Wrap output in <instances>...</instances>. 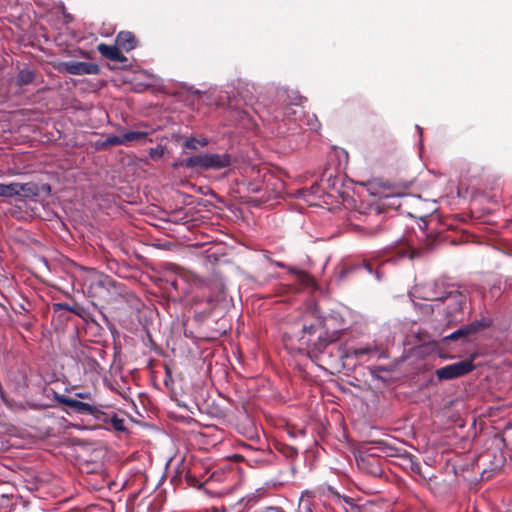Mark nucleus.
Returning <instances> with one entry per match:
<instances>
[{
  "label": "nucleus",
  "instance_id": "10",
  "mask_svg": "<svg viewBox=\"0 0 512 512\" xmlns=\"http://www.w3.org/2000/svg\"><path fill=\"white\" fill-rule=\"evenodd\" d=\"M14 190H16V196H22L25 198H34L39 195V188L34 183H14Z\"/></svg>",
  "mask_w": 512,
  "mask_h": 512
},
{
  "label": "nucleus",
  "instance_id": "3",
  "mask_svg": "<svg viewBox=\"0 0 512 512\" xmlns=\"http://www.w3.org/2000/svg\"><path fill=\"white\" fill-rule=\"evenodd\" d=\"M473 369L474 364L471 360H462L438 369L436 375L441 380H450L463 376Z\"/></svg>",
  "mask_w": 512,
  "mask_h": 512
},
{
  "label": "nucleus",
  "instance_id": "23",
  "mask_svg": "<svg viewBox=\"0 0 512 512\" xmlns=\"http://www.w3.org/2000/svg\"><path fill=\"white\" fill-rule=\"evenodd\" d=\"M339 338V332H334L333 336L330 338V342H333Z\"/></svg>",
  "mask_w": 512,
  "mask_h": 512
},
{
  "label": "nucleus",
  "instance_id": "22",
  "mask_svg": "<svg viewBox=\"0 0 512 512\" xmlns=\"http://www.w3.org/2000/svg\"><path fill=\"white\" fill-rule=\"evenodd\" d=\"M249 190L252 192H259L261 188L256 185H250Z\"/></svg>",
  "mask_w": 512,
  "mask_h": 512
},
{
  "label": "nucleus",
  "instance_id": "8",
  "mask_svg": "<svg viewBox=\"0 0 512 512\" xmlns=\"http://www.w3.org/2000/svg\"><path fill=\"white\" fill-rule=\"evenodd\" d=\"M350 512H388V506L383 502L367 501L352 506Z\"/></svg>",
  "mask_w": 512,
  "mask_h": 512
},
{
  "label": "nucleus",
  "instance_id": "25",
  "mask_svg": "<svg viewBox=\"0 0 512 512\" xmlns=\"http://www.w3.org/2000/svg\"><path fill=\"white\" fill-rule=\"evenodd\" d=\"M290 110H292V108H287L285 114L290 115Z\"/></svg>",
  "mask_w": 512,
  "mask_h": 512
},
{
  "label": "nucleus",
  "instance_id": "2",
  "mask_svg": "<svg viewBox=\"0 0 512 512\" xmlns=\"http://www.w3.org/2000/svg\"><path fill=\"white\" fill-rule=\"evenodd\" d=\"M231 164V158L229 154H216L208 153L203 155H196L189 157L185 160L184 165L186 167H200L203 169H222L228 167Z\"/></svg>",
  "mask_w": 512,
  "mask_h": 512
},
{
  "label": "nucleus",
  "instance_id": "6",
  "mask_svg": "<svg viewBox=\"0 0 512 512\" xmlns=\"http://www.w3.org/2000/svg\"><path fill=\"white\" fill-rule=\"evenodd\" d=\"M64 70L72 75L98 74L100 69L97 64L80 61H67L63 63Z\"/></svg>",
  "mask_w": 512,
  "mask_h": 512
},
{
  "label": "nucleus",
  "instance_id": "1",
  "mask_svg": "<svg viewBox=\"0 0 512 512\" xmlns=\"http://www.w3.org/2000/svg\"><path fill=\"white\" fill-rule=\"evenodd\" d=\"M430 300L444 304L443 311L446 313L448 321H453L458 320V314L462 312L467 296L458 287L449 285Z\"/></svg>",
  "mask_w": 512,
  "mask_h": 512
},
{
  "label": "nucleus",
  "instance_id": "19",
  "mask_svg": "<svg viewBox=\"0 0 512 512\" xmlns=\"http://www.w3.org/2000/svg\"><path fill=\"white\" fill-rule=\"evenodd\" d=\"M112 422H113V426L116 430L118 431H122L124 430V423H123V420L122 419H119V418H113L112 419Z\"/></svg>",
  "mask_w": 512,
  "mask_h": 512
},
{
  "label": "nucleus",
  "instance_id": "20",
  "mask_svg": "<svg viewBox=\"0 0 512 512\" xmlns=\"http://www.w3.org/2000/svg\"><path fill=\"white\" fill-rule=\"evenodd\" d=\"M370 352L369 348H359L354 351L355 356H361Z\"/></svg>",
  "mask_w": 512,
  "mask_h": 512
},
{
  "label": "nucleus",
  "instance_id": "16",
  "mask_svg": "<svg viewBox=\"0 0 512 512\" xmlns=\"http://www.w3.org/2000/svg\"><path fill=\"white\" fill-rule=\"evenodd\" d=\"M104 144L109 145V146L124 145L123 135H121V136L110 135L106 138Z\"/></svg>",
  "mask_w": 512,
  "mask_h": 512
},
{
  "label": "nucleus",
  "instance_id": "13",
  "mask_svg": "<svg viewBox=\"0 0 512 512\" xmlns=\"http://www.w3.org/2000/svg\"><path fill=\"white\" fill-rule=\"evenodd\" d=\"M14 183L0 184V197L11 198L16 196V190H14Z\"/></svg>",
  "mask_w": 512,
  "mask_h": 512
},
{
  "label": "nucleus",
  "instance_id": "21",
  "mask_svg": "<svg viewBox=\"0 0 512 512\" xmlns=\"http://www.w3.org/2000/svg\"><path fill=\"white\" fill-rule=\"evenodd\" d=\"M314 329V326L313 325H310V326H303L302 330L304 333L308 332V333H311L312 330Z\"/></svg>",
  "mask_w": 512,
  "mask_h": 512
},
{
  "label": "nucleus",
  "instance_id": "9",
  "mask_svg": "<svg viewBox=\"0 0 512 512\" xmlns=\"http://www.w3.org/2000/svg\"><path fill=\"white\" fill-rule=\"evenodd\" d=\"M116 44L125 51H131L137 46L135 36L129 31H122L116 36Z\"/></svg>",
  "mask_w": 512,
  "mask_h": 512
},
{
  "label": "nucleus",
  "instance_id": "4",
  "mask_svg": "<svg viewBox=\"0 0 512 512\" xmlns=\"http://www.w3.org/2000/svg\"><path fill=\"white\" fill-rule=\"evenodd\" d=\"M86 285L93 294L100 293L101 289L108 290L112 286L113 281L108 276L99 274L94 270L89 271L85 280Z\"/></svg>",
  "mask_w": 512,
  "mask_h": 512
},
{
  "label": "nucleus",
  "instance_id": "15",
  "mask_svg": "<svg viewBox=\"0 0 512 512\" xmlns=\"http://www.w3.org/2000/svg\"><path fill=\"white\" fill-rule=\"evenodd\" d=\"M34 78V74L27 70L20 71L18 75V83L20 85H27L29 84Z\"/></svg>",
  "mask_w": 512,
  "mask_h": 512
},
{
  "label": "nucleus",
  "instance_id": "14",
  "mask_svg": "<svg viewBox=\"0 0 512 512\" xmlns=\"http://www.w3.org/2000/svg\"><path fill=\"white\" fill-rule=\"evenodd\" d=\"M208 144V140L206 138L196 139V138H188L185 141V146L189 149H197L198 145L206 146Z\"/></svg>",
  "mask_w": 512,
  "mask_h": 512
},
{
  "label": "nucleus",
  "instance_id": "11",
  "mask_svg": "<svg viewBox=\"0 0 512 512\" xmlns=\"http://www.w3.org/2000/svg\"><path fill=\"white\" fill-rule=\"evenodd\" d=\"M63 403L72 408V409H75L77 411H80V412H92L93 408L90 404L88 403H85V402H81L79 400H76V399H72V398H67V399H64L63 400Z\"/></svg>",
  "mask_w": 512,
  "mask_h": 512
},
{
  "label": "nucleus",
  "instance_id": "17",
  "mask_svg": "<svg viewBox=\"0 0 512 512\" xmlns=\"http://www.w3.org/2000/svg\"><path fill=\"white\" fill-rule=\"evenodd\" d=\"M469 331H470L469 328L458 329L457 331H455V332L451 333L449 336H447L446 339H450V340L458 339L460 336H464L467 333H469Z\"/></svg>",
  "mask_w": 512,
  "mask_h": 512
},
{
  "label": "nucleus",
  "instance_id": "7",
  "mask_svg": "<svg viewBox=\"0 0 512 512\" xmlns=\"http://www.w3.org/2000/svg\"><path fill=\"white\" fill-rule=\"evenodd\" d=\"M120 49L117 44L107 45L100 43L97 47L98 52L106 59L123 63L127 61V57L123 55Z\"/></svg>",
  "mask_w": 512,
  "mask_h": 512
},
{
  "label": "nucleus",
  "instance_id": "12",
  "mask_svg": "<svg viewBox=\"0 0 512 512\" xmlns=\"http://www.w3.org/2000/svg\"><path fill=\"white\" fill-rule=\"evenodd\" d=\"M147 136L148 133L144 131H129L123 134L124 144L134 141H143Z\"/></svg>",
  "mask_w": 512,
  "mask_h": 512
},
{
  "label": "nucleus",
  "instance_id": "5",
  "mask_svg": "<svg viewBox=\"0 0 512 512\" xmlns=\"http://www.w3.org/2000/svg\"><path fill=\"white\" fill-rule=\"evenodd\" d=\"M356 461L358 468L363 472L374 477L382 475V467L379 458L372 455H359Z\"/></svg>",
  "mask_w": 512,
  "mask_h": 512
},
{
  "label": "nucleus",
  "instance_id": "18",
  "mask_svg": "<svg viewBox=\"0 0 512 512\" xmlns=\"http://www.w3.org/2000/svg\"><path fill=\"white\" fill-rule=\"evenodd\" d=\"M411 470H412V472H413L414 474H416V475L420 476L421 478L426 479V476L422 473V470H421L420 464L412 462V463H411Z\"/></svg>",
  "mask_w": 512,
  "mask_h": 512
},
{
  "label": "nucleus",
  "instance_id": "24",
  "mask_svg": "<svg viewBox=\"0 0 512 512\" xmlns=\"http://www.w3.org/2000/svg\"><path fill=\"white\" fill-rule=\"evenodd\" d=\"M78 397L80 398H89L90 394L89 393H77L76 394Z\"/></svg>",
  "mask_w": 512,
  "mask_h": 512
}]
</instances>
